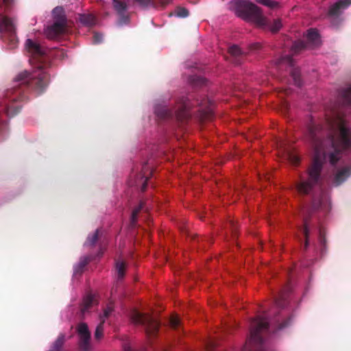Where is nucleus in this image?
I'll return each mask as SVG.
<instances>
[{"mask_svg":"<svg viewBox=\"0 0 351 351\" xmlns=\"http://www.w3.org/2000/svg\"><path fill=\"white\" fill-rule=\"evenodd\" d=\"M171 1L172 0H159L160 3L162 6H165V5H168Z\"/></svg>","mask_w":351,"mask_h":351,"instance_id":"37","label":"nucleus"},{"mask_svg":"<svg viewBox=\"0 0 351 351\" xmlns=\"http://www.w3.org/2000/svg\"><path fill=\"white\" fill-rule=\"evenodd\" d=\"M64 341V336L63 335H60L52 346L51 351H60L62 346L63 345Z\"/></svg>","mask_w":351,"mask_h":351,"instance_id":"22","label":"nucleus"},{"mask_svg":"<svg viewBox=\"0 0 351 351\" xmlns=\"http://www.w3.org/2000/svg\"><path fill=\"white\" fill-rule=\"evenodd\" d=\"M340 99L342 105L351 108V85L342 90L340 93Z\"/></svg>","mask_w":351,"mask_h":351,"instance_id":"16","label":"nucleus"},{"mask_svg":"<svg viewBox=\"0 0 351 351\" xmlns=\"http://www.w3.org/2000/svg\"><path fill=\"white\" fill-rule=\"evenodd\" d=\"M350 5L351 0H339L330 7L329 10V14L332 16L338 15L341 10L346 9Z\"/></svg>","mask_w":351,"mask_h":351,"instance_id":"11","label":"nucleus"},{"mask_svg":"<svg viewBox=\"0 0 351 351\" xmlns=\"http://www.w3.org/2000/svg\"><path fill=\"white\" fill-rule=\"evenodd\" d=\"M88 262V257L84 256V257L81 258L79 263L74 266V268H73L74 274H77L80 273L82 271L83 268L85 267V265L87 264Z\"/></svg>","mask_w":351,"mask_h":351,"instance_id":"18","label":"nucleus"},{"mask_svg":"<svg viewBox=\"0 0 351 351\" xmlns=\"http://www.w3.org/2000/svg\"><path fill=\"white\" fill-rule=\"evenodd\" d=\"M231 6L237 15L261 29L276 32L282 25L280 19H274L271 23L262 14L257 6L247 0H232Z\"/></svg>","mask_w":351,"mask_h":351,"instance_id":"2","label":"nucleus"},{"mask_svg":"<svg viewBox=\"0 0 351 351\" xmlns=\"http://www.w3.org/2000/svg\"><path fill=\"white\" fill-rule=\"evenodd\" d=\"M306 37L308 43L312 46H316L320 43L319 35L316 29H311L308 30Z\"/></svg>","mask_w":351,"mask_h":351,"instance_id":"14","label":"nucleus"},{"mask_svg":"<svg viewBox=\"0 0 351 351\" xmlns=\"http://www.w3.org/2000/svg\"><path fill=\"white\" fill-rule=\"evenodd\" d=\"M291 73L294 84L297 86H301L302 81L300 79V71L296 68H292Z\"/></svg>","mask_w":351,"mask_h":351,"instance_id":"20","label":"nucleus"},{"mask_svg":"<svg viewBox=\"0 0 351 351\" xmlns=\"http://www.w3.org/2000/svg\"><path fill=\"white\" fill-rule=\"evenodd\" d=\"M141 5H147L149 3L150 0H137Z\"/></svg>","mask_w":351,"mask_h":351,"instance_id":"39","label":"nucleus"},{"mask_svg":"<svg viewBox=\"0 0 351 351\" xmlns=\"http://www.w3.org/2000/svg\"><path fill=\"white\" fill-rule=\"evenodd\" d=\"M229 53L234 56L245 53V52L241 50V48L237 45H232L230 47Z\"/></svg>","mask_w":351,"mask_h":351,"instance_id":"24","label":"nucleus"},{"mask_svg":"<svg viewBox=\"0 0 351 351\" xmlns=\"http://www.w3.org/2000/svg\"><path fill=\"white\" fill-rule=\"evenodd\" d=\"M278 63L279 64H288L291 67H293V59L291 57H290L289 56L282 58Z\"/></svg>","mask_w":351,"mask_h":351,"instance_id":"28","label":"nucleus"},{"mask_svg":"<svg viewBox=\"0 0 351 351\" xmlns=\"http://www.w3.org/2000/svg\"><path fill=\"white\" fill-rule=\"evenodd\" d=\"M0 34H6L11 42V48L15 47L17 42L16 27L13 19L3 15H0Z\"/></svg>","mask_w":351,"mask_h":351,"instance_id":"7","label":"nucleus"},{"mask_svg":"<svg viewBox=\"0 0 351 351\" xmlns=\"http://www.w3.org/2000/svg\"><path fill=\"white\" fill-rule=\"evenodd\" d=\"M287 325H288L287 323H285V324H280V326H279V329H282L285 327H286Z\"/></svg>","mask_w":351,"mask_h":351,"instance_id":"41","label":"nucleus"},{"mask_svg":"<svg viewBox=\"0 0 351 351\" xmlns=\"http://www.w3.org/2000/svg\"><path fill=\"white\" fill-rule=\"evenodd\" d=\"M54 23L45 29V34L49 38H55L58 35L64 33L66 29V19L64 9L56 7L52 12Z\"/></svg>","mask_w":351,"mask_h":351,"instance_id":"5","label":"nucleus"},{"mask_svg":"<svg viewBox=\"0 0 351 351\" xmlns=\"http://www.w3.org/2000/svg\"><path fill=\"white\" fill-rule=\"evenodd\" d=\"M268 328L267 319L264 317H258L254 320V328L251 330L250 338L248 341V344L244 348V351H252L250 346H254L255 348L258 349L257 351H263L262 346L263 339L261 336V332L266 330Z\"/></svg>","mask_w":351,"mask_h":351,"instance_id":"4","label":"nucleus"},{"mask_svg":"<svg viewBox=\"0 0 351 351\" xmlns=\"http://www.w3.org/2000/svg\"><path fill=\"white\" fill-rule=\"evenodd\" d=\"M112 2H113V5H114V8L119 12H122L125 10L126 6L123 3L118 1L117 0H112Z\"/></svg>","mask_w":351,"mask_h":351,"instance_id":"26","label":"nucleus"},{"mask_svg":"<svg viewBox=\"0 0 351 351\" xmlns=\"http://www.w3.org/2000/svg\"><path fill=\"white\" fill-rule=\"evenodd\" d=\"M182 114V112H179V114H178V117H181L182 116L184 117V114ZM183 114H184V112H183Z\"/></svg>","mask_w":351,"mask_h":351,"instance_id":"44","label":"nucleus"},{"mask_svg":"<svg viewBox=\"0 0 351 351\" xmlns=\"http://www.w3.org/2000/svg\"><path fill=\"white\" fill-rule=\"evenodd\" d=\"M326 125L314 123L308 128L307 138L313 152V162L308 170V178L297 184L302 194L308 193L323 179L327 162L332 166L341 159L343 152L351 149V129L347 126L344 111L339 105L331 107L326 114Z\"/></svg>","mask_w":351,"mask_h":351,"instance_id":"1","label":"nucleus"},{"mask_svg":"<svg viewBox=\"0 0 351 351\" xmlns=\"http://www.w3.org/2000/svg\"><path fill=\"white\" fill-rule=\"evenodd\" d=\"M170 324L172 328H176L180 324V319L176 316H173L170 319Z\"/></svg>","mask_w":351,"mask_h":351,"instance_id":"32","label":"nucleus"},{"mask_svg":"<svg viewBox=\"0 0 351 351\" xmlns=\"http://www.w3.org/2000/svg\"><path fill=\"white\" fill-rule=\"evenodd\" d=\"M124 351H132V350L130 348H127V347H125V348H124Z\"/></svg>","mask_w":351,"mask_h":351,"instance_id":"43","label":"nucleus"},{"mask_svg":"<svg viewBox=\"0 0 351 351\" xmlns=\"http://www.w3.org/2000/svg\"><path fill=\"white\" fill-rule=\"evenodd\" d=\"M351 176V167H345L338 171L335 176L334 182L336 185L341 184Z\"/></svg>","mask_w":351,"mask_h":351,"instance_id":"13","label":"nucleus"},{"mask_svg":"<svg viewBox=\"0 0 351 351\" xmlns=\"http://www.w3.org/2000/svg\"><path fill=\"white\" fill-rule=\"evenodd\" d=\"M103 40V35L99 33H95L93 36V43L95 44L100 43Z\"/></svg>","mask_w":351,"mask_h":351,"instance_id":"33","label":"nucleus"},{"mask_svg":"<svg viewBox=\"0 0 351 351\" xmlns=\"http://www.w3.org/2000/svg\"><path fill=\"white\" fill-rule=\"evenodd\" d=\"M257 3L263 4L269 8H274L276 5V3L272 0H256Z\"/></svg>","mask_w":351,"mask_h":351,"instance_id":"30","label":"nucleus"},{"mask_svg":"<svg viewBox=\"0 0 351 351\" xmlns=\"http://www.w3.org/2000/svg\"><path fill=\"white\" fill-rule=\"evenodd\" d=\"M25 46L27 51L32 56L29 59L31 64H33L34 58L41 57L45 54V49L36 41L27 39Z\"/></svg>","mask_w":351,"mask_h":351,"instance_id":"8","label":"nucleus"},{"mask_svg":"<svg viewBox=\"0 0 351 351\" xmlns=\"http://www.w3.org/2000/svg\"><path fill=\"white\" fill-rule=\"evenodd\" d=\"M77 332L80 339V346L86 350L89 344L90 335L88 326L84 323H81L77 326Z\"/></svg>","mask_w":351,"mask_h":351,"instance_id":"9","label":"nucleus"},{"mask_svg":"<svg viewBox=\"0 0 351 351\" xmlns=\"http://www.w3.org/2000/svg\"><path fill=\"white\" fill-rule=\"evenodd\" d=\"M97 303L96 296L92 293L86 294L82 300L81 313L84 315L88 309Z\"/></svg>","mask_w":351,"mask_h":351,"instance_id":"12","label":"nucleus"},{"mask_svg":"<svg viewBox=\"0 0 351 351\" xmlns=\"http://www.w3.org/2000/svg\"><path fill=\"white\" fill-rule=\"evenodd\" d=\"M305 47L306 45L303 41H297L293 44L292 50L293 52L296 53Z\"/></svg>","mask_w":351,"mask_h":351,"instance_id":"25","label":"nucleus"},{"mask_svg":"<svg viewBox=\"0 0 351 351\" xmlns=\"http://www.w3.org/2000/svg\"><path fill=\"white\" fill-rule=\"evenodd\" d=\"M48 78V74L42 66L39 65L32 74L26 71L20 73L15 80L21 84H29L32 81L35 84L36 88L40 93L47 87Z\"/></svg>","mask_w":351,"mask_h":351,"instance_id":"3","label":"nucleus"},{"mask_svg":"<svg viewBox=\"0 0 351 351\" xmlns=\"http://www.w3.org/2000/svg\"><path fill=\"white\" fill-rule=\"evenodd\" d=\"M20 110V107L19 106H10L7 108V114L9 116H14L17 114Z\"/></svg>","mask_w":351,"mask_h":351,"instance_id":"27","label":"nucleus"},{"mask_svg":"<svg viewBox=\"0 0 351 351\" xmlns=\"http://www.w3.org/2000/svg\"><path fill=\"white\" fill-rule=\"evenodd\" d=\"M155 112L160 117H165L168 114V112L167 111V110L165 108H164L163 107H162V110L161 112L158 108H156Z\"/></svg>","mask_w":351,"mask_h":351,"instance_id":"34","label":"nucleus"},{"mask_svg":"<svg viewBox=\"0 0 351 351\" xmlns=\"http://www.w3.org/2000/svg\"><path fill=\"white\" fill-rule=\"evenodd\" d=\"M13 0H0V4L9 5Z\"/></svg>","mask_w":351,"mask_h":351,"instance_id":"38","label":"nucleus"},{"mask_svg":"<svg viewBox=\"0 0 351 351\" xmlns=\"http://www.w3.org/2000/svg\"><path fill=\"white\" fill-rule=\"evenodd\" d=\"M302 231L306 237L305 247H307V246L308 245V234H309V228L308 226V223L306 221H304V226L302 228Z\"/></svg>","mask_w":351,"mask_h":351,"instance_id":"29","label":"nucleus"},{"mask_svg":"<svg viewBox=\"0 0 351 351\" xmlns=\"http://www.w3.org/2000/svg\"><path fill=\"white\" fill-rule=\"evenodd\" d=\"M99 230H97L93 234L89 235L85 242V245H93L95 243L99 236Z\"/></svg>","mask_w":351,"mask_h":351,"instance_id":"21","label":"nucleus"},{"mask_svg":"<svg viewBox=\"0 0 351 351\" xmlns=\"http://www.w3.org/2000/svg\"><path fill=\"white\" fill-rule=\"evenodd\" d=\"M285 157L290 160L293 163H297L298 162V156L293 155L292 154L287 153L286 154Z\"/></svg>","mask_w":351,"mask_h":351,"instance_id":"35","label":"nucleus"},{"mask_svg":"<svg viewBox=\"0 0 351 351\" xmlns=\"http://www.w3.org/2000/svg\"><path fill=\"white\" fill-rule=\"evenodd\" d=\"M113 307L112 304H109L104 310V315L100 317L101 322V323L97 326L95 332V338L97 340H99L102 336H103V324L104 322L105 318L108 317L109 315L112 311Z\"/></svg>","mask_w":351,"mask_h":351,"instance_id":"10","label":"nucleus"},{"mask_svg":"<svg viewBox=\"0 0 351 351\" xmlns=\"http://www.w3.org/2000/svg\"><path fill=\"white\" fill-rule=\"evenodd\" d=\"M324 241H325L324 238H323L322 236L320 235L319 242L322 244V243H324Z\"/></svg>","mask_w":351,"mask_h":351,"instance_id":"42","label":"nucleus"},{"mask_svg":"<svg viewBox=\"0 0 351 351\" xmlns=\"http://www.w3.org/2000/svg\"><path fill=\"white\" fill-rule=\"evenodd\" d=\"M329 197L326 193H322L319 199L314 200L313 202V206L315 208H321L326 209L329 206Z\"/></svg>","mask_w":351,"mask_h":351,"instance_id":"15","label":"nucleus"},{"mask_svg":"<svg viewBox=\"0 0 351 351\" xmlns=\"http://www.w3.org/2000/svg\"><path fill=\"white\" fill-rule=\"evenodd\" d=\"M145 187H146V184L145 183V184H143V190H145Z\"/></svg>","mask_w":351,"mask_h":351,"instance_id":"45","label":"nucleus"},{"mask_svg":"<svg viewBox=\"0 0 351 351\" xmlns=\"http://www.w3.org/2000/svg\"><path fill=\"white\" fill-rule=\"evenodd\" d=\"M187 108H188V105H187L186 103H184V104H183L182 110V111H185V110L187 109Z\"/></svg>","mask_w":351,"mask_h":351,"instance_id":"40","label":"nucleus"},{"mask_svg":"<svg viewBox=\"0 0 351 351\" xmlns=\"http://www.w3.org/2000/svg\"><path fill=\"white\" fill-rule=\"evenodd\" d=\"M116 272L119 278H122L125 274V263L122 261H118L115 266Z\"/></svg>","mask_w":351,"mask_h":351,"instance_id":"19","label":"nucleus"},{"mask_svg":"<svg viewBox=\"0 0 351 351\" xmlns=\"http://www.w3.org/2000/svg\"><path fill=\"white\" fill-rule=\"evenodd\" d=\"M261 47V45L260 43H253L250 46V51H256V50H258L260 49Z\"/></svg>","mask_w":351,"mask_h":351,"instance_id":"36","label":"nucleus"},{"mask_svg":"<svg viewBox=\"0 0 351 351\" xmlns=\"http://www.w3.org/2000/svg\"><path fill=\"white\" fill-rule=\"evenodd\" d=\"M174 15L177 17L184 18L188 16L189 11L184 8H178L174 12Z\"/></svg>","mask_w":351,"mask_h":351,"instance_id":"23","label":"nucleus"},{"mask_svg":"<svg viewBox=\"0 0 351 351\" xmlns=\"http://www.w3.org/2000/svg\"><path fill=\"white\" fill-rule=\"evenodd\" d=\"M142 206L139 205L135 209L133 210L131 216L132 223H134L137 218L139 211L141 210Z\"/></svg>","mask_w":351,"mask_h":351,"instance_id":"31","label":"nucleus"},{"mask_svg":"<svg viewBox=\"0 0 351 351\" xmlns=\"http://www.w3.org/2000/svg\"><path fill=\"white\" fill-rule=\"evenodd\" d=\"M131 319L134 324L145 326L147 332L150 334L155 332L160 325L159 323L151 316L143 314L138 311H134L132 313Z\"/></svg>","mask_w":351,"mask_h":351,"instance_id":"6","label":"nucleus"},{"mask_svg":"<svg viewBox=\"0 0 351 351\" xmlns=\"http://www.w3.org/2000/svg\"><path fill=\"white\" fill-rule=\"evenodd\" d=\"M79 21L82 25L85 26H90L95 23V18L92 14H81Z\"/></svg>","mask_w":351,"mask_h":351,"instance_id":"17","label":"nucleus"}]
</instances>
